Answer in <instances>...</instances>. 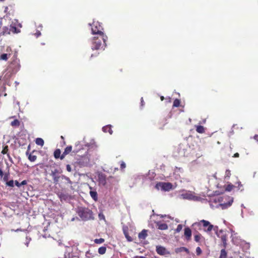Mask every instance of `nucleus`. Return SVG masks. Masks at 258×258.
<instances>
[{
    "mask_svg": "<svg viewBox=\"0 0 258 258\" xmlns=\"http://www.w3.org/2000/svg\"><path fill=\"white\" fill-rule=\"evenodd\" d=\"M202 252V251L200 247H197L196 248V253L198 255H200Z\"/></svg>",
    "mask_w": 258,
    "mask_h": 258,
    "instance_id": "nucleus-41",
    "label": "nucleus"
},
{
    "mask_svg": "<svg viewBox=\"0 0 258 258\" xmlns=\"http://www.w3.org/2000/svg\"><path fill=\"white\" fill-rule=\"evenodd\" d=\"M172 187L173 185L170 182H158L155 185V187L157 189L161 188L162 190L164 191H169L172 188Z\"/></svg>",
    "mask_w": 258,
    "mask_h": 258,
    "instance_id": "nucleus-6",
    "label": "nucleus"
},
{
    "mask_svg": "<svg viewBox=\"0 0 258 258\" xmlns=\"http://www.w3.org/2000/svg\"><path fill=\"white\" fill-rule=\"evenodd\" d=\"M27 182L26 180H23L21 183H20V186L21 185H26L27 184Z\"/></svg>",
    "mask_w": 258,
    "mask_h": 258,
    "instance_id": "nucleus-46",
    "label": "nucleus"
},
{
    "mask_svg": "<svg viewBox=\"0 0 258 258\" xmlns=\"http://www.w3.org/2000/svg\"><path fill=\"white\" fill-rule=\"evenodd\" d=\"M59 171L57 169H55L53 170H51L50 173V175L52 177V178L57 176L59 174Z\"/></svg>",
    "mask_w": 258,
    "mask_h": 258,
    "instance_id": "nucleus-22",
    "label": "nucleus"
},
{
    "mask_svg": "<svg viewBox=\"0 0 258 258\" xmlns=\"http://www.w3.org/2000/svg\"><path fill=\"white\" fill-rule=\"evenodd\" d=\"M156 252L157 253L161 255H164L165 254H169L170 252L167 250L165 247L158 245L156 246Z\"/></svg>",
    "mask_w": 258,
    "mask_h": 258,
    "instance_id": "nucleus-8",
    "label": "nucleus"
},
{
    "mask_svg": "<svg viewBox=\"0 0 258 258\" xmlns=\"http://www.w3.org/2000/svg\"><path fill=\"white\" fill-rule=\"evenodd\" d=\"M102 37V36H99V37H93L92 45L93 50H99L106 46V41L107 39H103Z\"/></svg>",
    "mask_w": 258,
    "mask_h": 258,
    "instance_id": "nucleus-3",
    "label": "nucleus"
},
{
    "mask_svg": "<svg viewBox=\"0 0 258 258\" xmlns=\"http://www.w3.org/2000/svg\"><path fill=\"white\" fill-rule=\"evenodd\" d=\"M141 105L142 106H143L144 105V100H143V98L142 97L141 98Z\"/></svg>",
    "mask_w": 258,
    "mask_h": 258,
    "instance_id": "nucleus-50",
    "label": "nucleus"
},
{
    "mask_svg": "<svg viewBox=\"0 0 258 258\" xmlns=\"http://www.w3.org/2000/svg\"><path fill=\"white\" fill-rule=\"evenodd\" d=\"M20 32V29L16 27L14 24H11L10 26H4L3 27L2 31L0 33V36L10 35L11 33H18Z\"/></svg>",
    "mask_w": 258,
    "mask_h": 258,
    "instance_id": "nucleus-4",
    "label": "nucleus"
},
{
    "mask_svg": "<svg viewBox=\"0 0 258 258\" xmlns=\"http://www.w3.org/2000/svg\"><path fill=\"white\" fill-rule=\"evenodd\" d=\"M9 173H5L4 174L3 176V180L4 181H6V182L8 181L9 179Z\"/></svg>",
    "mask_w": 258,
    "mask_h": 258,
    "instance_id": "nucleus-40",
    "label": "nucleus"
},
{
    "mask_svg": "<svg viewBox=\"0 0 258 258\" xmlns=\"http://www.w3.org/2000/svg\"><path fill=\"white\" fill-rule=\"evenodd\" d=\"M156 226L159 230H165L168 229V226L167 224L161 222V221L155 222Z\"/></svg>",
    "mask_w": 258,
    "mask_h": 258,
    "instance_id": "nucleus-9",
    "label": "nucleus"
},
{
    "mask_svg": "<svg viewBox=\"0 0 258 258\" xmlns=\"http://www.w3.org/2000/svg\"><path fill=\"white\" fill-rule=\"evenodd\" d=\"M61 139H63V136H61Z\"/></svg>",
    "mask_w": 258,
    "mask_h": 258,
    "instance_id": "nucleus-56",
    "label": "nucleus"
},
{
    "mask_svg": "<svg viewBox=\"0 0 258 258\" xmlns=\"http://www.w3.org/2000/svg\"><path fill=\"white\" fill-rule=\"evenodd\" d=\"M19 26H20V27H22V25L21 24H19Z\"/></svg>",
    "mask_w": 258,
    "mask_h": 258,
    "instance_id": "nucleus-55",
    "label": "nucleus"
},
{
    "mask_svg": "<svg viewBox=\"0 0 258 258\" xmlns=\"http://www.w3.org/2000/svg\"><path fill=\"white\" fill-rule=\"evenodd\" d=\"M106 251V247L105 246H101L98 249V253L100 254H104Z\"/></svg>",
    "mask_w": 258,
    "mask_h": 258,
    "instance_id": "nucleus-23",
    "label": "nucleus"
},
{
    "mask_svg": "<svg viewBox=\"0 0 258 258\" xmlns=\"http://www.w3.org/2000/svg\"><path fill=\"white\" fill-rule=\"evenodd\" d=\"M4 173L1 168H0V180H1L3 177Z\"/></svg>",
    "mask_w": 258,
    "mask_h": 258,
    "instance_id": "nucleus-43",
    "label": "nucleus"
},
{
    "mask_svg": "<svg viewBox=\"0 0 258 258\" xmlns=\"http://www.w3.org/2000/svg\"><path fill=\"white\" fill-rule=\"evenodd\" d=\"M239 154L238 153H236L234 154V155L233 156V157H235V158H237V157H239Z\"/></svg>",
    "mask_w": 258,
    "mask_h": 258,
    "instance_id": "nucleus-48",
    "label": "nucleus"
},
{
    "mask_svg": "<svg viewBox=\"0 0 258 258\" xmlns=\"http://www.w3.org/2000/svg\"><path fill=\"white\" fill-rule=\"evenodd\" d=\"M8 7H5V11H5V13H7V11H8Z\"/></svg>",
    "mask_w": 258,
    "mask_h": 258,
    "instance_id": "nucleus-52",
    "label": "nucleus"
},
{
    "mask_svg": "<svg viewBox=\"0 0 258 258\" xmlns=\"http://www.w3.org/2000/svg\"><path fill=\"white\" fill-rule=\"evenodd\" d=\"M182 225L181 224H179L177 225V228L175 230V232L176 233H178L182 230Z\"/></svg>",
    "mask_w": 258,
    "mask_h": 258,
    "instance_id": "nucleus-36",
    "label": "nucleus"
},
{
    "mask_svg": "<svg viewBox=\"0 0 258 258\" xmlns=\"http://www.w3.org/2000/svg\"><path fill=\"white\" fill-rule=\"evenodd\" d=\"M20 124V121L18 119H15L11 122V125L12 126H19Z\"/></svg>",
    "mask_w": 258,
    "mask_h": 258,
    "instance_id": "nucleus-25",
    "label": "nucleus"
},
{
    "mask_svg": "<svg viewBox=\"0 0 258 258\" xmlns=\"http://www.w3.org/2000/svg\"><path fill=\"white\" fill-rule=\"evenodd\" d=\"M177 150L180 156L187 157L190 154V148L186 145L180 144Z\"/></svg>",
    "mask_w": 258,
    "mask_h": 258,
    "instance_id": "nucleus-5",
    "label": "nucleus"
},
{
    "mask_svg": "<svg viewBox=\"0 0 258 258\" xmlns=\"http://www.w3.org/2000/svg\"><path fill=\"white\" fill-rule=\"evenodd\" d=\"M201 238L202 235L200 233H198L194 236L195 240L197 242H200Z\"/></svg>",
    "mask_w": 258,
    "mask_h": 258,
    "instance_id": "nucleus-30",
    "label": "nucleus"
},
{
    "mask_svg": "<svg viewBox=\"0 0 258 258\" xmlns=\"http://www.w3.org/2000/svg\"><path fill=\"white\" fill-rule=\"evenodd\" d=\"M235 186L232 184H228L225 187V190L227 191H231Z\"/></svg>",
    "mask_w": 258,
    "mask_h": 258,
    "instance_id": "nucleus-29",
    "label": "nucleus"
},
{
    "mask_svg": "<svg viewBox=\"0 0 258 258\" xmlns=\"http://www.w3.org/2000/svg\"><path fill=\"white\" fill-rule=\"evenodd\" d=\"M90 195L92 198L95 201H96L98 199V195L96 191L91 190L90 191Z\"/></svg>",
    "mask_w": 258,
    "mask_h": 258,
    "instance_id": "nucleus-20",
    "label": "nucleus"
},
{
    "mask_svg": "<svg viewBox=\"0 0 258 258\" xmlns=\"http://www.w3.org/2000/svg\"><path fill=\"white\" fill-rule=\"evenodd\" d=\"M74 153H77V151H73Z\"/></svg>",
    "mask_w": 258,
    "mask_h": 258,
    "instance_id": "nucleus-57",
    "label": "nucleus"
},
{
    "mask_svg": "<svg viewBox=\"0 0 258 258\" xmlns=\"http://www.w3.org/2000/svg\"><path fill=\"white\" fill-rule=\"evenodd\" d=\"M183 251L186 252L187 253H189V250L185 247H180L177 248L175 249V252L176 253L180 252H182Z\"/></svg>",
    "mask_w": 258,
    "mask_h": 258,
    "instance_id": "nucleus-18",
    "label": "nucleus"
},
{
    "mask_svg": "<svg viewBox=\"0 0 258 258\" xmlns=\"http://www.w3.org/2000/svg\"><path fill=\"white\" fill-rule=\"evenodd\" d=\"M102 130L105 133H109L110 135H111L113 133V131L111 129V125H108L103 127Z\"/></svg>",
    "mask_w": 258,
    "mask_h": 258,
    "instance_id": "nucleus-15",
    "label": "nucleus"
},
{
    "mask_svg": "<svg viewBox=\"0 0 258 258\" xmlns=\"http://www.w3.org/2000/svg\"><path fill=\"white\" fill-rule=\"evenodd\" d=\"M8 152H9L8 146H7V145L3 147V150L2 151V154H7V157L10 160L11 159V156L10 155V154Z\"/></svg>",
    "mask_w": 258,
    "mask_h": 258,
    "instance_id": "nucleus-14",
    "label": "nucleus"
},
{
    "mask_svg": "<svg viewBox=\"0 0 258 258\" xmlns=\"http://www.w3.org/2000/svg\"><path fill=\"white\" fill-rule=\"evenodd\" d=\"M184 236L187 240H189L191 236V231L189 227H185L184 228Z\"/></svg>",
    "mask_w": 258,
    "mask_h": 258,
    "instance_id": "nucleus-11",
    "label": "nucleus"
},
{
    "mask_svg": "<svg viewBox=\"0 0 258 258\" xmlns=\"http://www.w3.org/2000/svg\"><path fill=\"white\" fill-rule=\"evenodd\" d=\"M200 223L203 224V226L204 228L207 227V229L205 230V231H206L207 232H211L214 228V226L207 220H202L199 222V224Z\"/></svg>",
    "mask_w": 258,
    "mask_h": 258,
    "instance_id": "nucleus-7",
    "label": "nucleus"
},
{
    "mask_svg": "<svg viewBox=\"0 0 258 258\" xmlns=\"http://www.w3.org/2000/svg\"><path fill=\"white\" fill-rule=\"evenodd\" d=\"M180 100L178 99H175L173 101V106L177 107L180 106Z\"/></svg>",
    "mask_w": 258,
    "mask_h": 258,
    "instance_id": "nucleus-28",
    "label": "nucleus"
},
{
    "mask_svg": "<svg viewBox=\"0 0 258 258\" xmlns=\"http://www.w3.org/2000/svg\"><path fill=\"white\" fill-rule=\"evenodd\" d=\"M219 258H227V252L225 249H222L221 250L220 255Z\"/></svg>",
    "mask_w": 258,
    "mask_h": 258,
    "instance_id": "nucleus-27",
    "label": "nucleus"
},
{
    "mask_svg": "<svg viewBox=\"0 0 258 258\" xmlns=\"http://www.w3.org/2000/svg\"><path fill=\"white\" fill-rule=\"evenodd\" d=\"M72 151V146H67L65 148L64 151H63V152L62 153V154L61 155V160H63L65 158L66 156L67 155L69 154V153H70Z\"/></svg>",
    "mask_w": 258,
    "mask_h": 258,
    "instance_id": "nucleus-10",
    "label": "nucleus"
},
{
    "mask_svg": "<svg viewBox=\"0 0 258 258\" xmlns=\"http://www.w3.org/2000/svg\"><path fill=\"white\" fill-rule=\"evenodd\" d=\"M59 177H60V176L57 175V176H55L53 178V183L54 184H57L58 183Z\"/></svg>",
    "mask_w": 258,
    "mask_h": 258,
    "instance_id": "nucleus-38",
    "label": "nucleus"
},
{
    "mask_svg": "<svg viewBox=\"0 0 258 258\" xmlns=\"http://www.w3.org/2000/svg\"><path fill=\"white\" fill-rule=\"evenodd\" d=\"M77 213L82 220L87 221L94 218L92 211L88 208L81 207L78 209Z\"/></svg>",
    "mask_w": 258,
    "mask_h": 258,
    "instance_id": "nucleus-2",
    "label": "nucleus"
},
{
    "mask_svg": "<svg viewBox=\"0 0 258 258\" xmlns=\"http://www.w3.org/2000/svg\"><path fill=\"white\" fill-rule=\"evenodd\" d=\"M4 20H6L5 19H1V20L0 21V27H1L3 24V21Z\"/></svg>",
    "mask_w": 258,
    "mask_h": 258,
    "instance_id": "nucleus-49",
    "label": "nucleus"
},
{
    "mask_svg": "<svg viewBox=\"0 0 258 258\" xmlns=\"http://www.w3.org/2000/svg\"><path fill=\"white\" fill-rule=\"evenodd\" d=\"M62 178L64 179L67 182V183H68L69 184H72V181H71V179H70V178H69L68 177H67L65 176H62Z\"/></svg>",
    "mask_w": 258,
    "mask_h": 258,
    "instance_id": "nucleus-39",
    "label": "nucleus"
},
{
    "mask_svg": "<svg viewBox=\"0 0 258 258\" xmlns=\"http://www.w3.org/2000/svg\"><path fill=\"white\" fill-rule=\"evenodd\" d=\"M14 181H13V180H11L10 181H8L6 182V185L10 187H14Z\"/></svg>",
    "mask_w": 258,
    "mask_h": 258,
    "instance_id": "nucleus-34",
    "label": "nucleus"
},
{
    "mask_svg": "<svg viewBox=\"0 0 258 258\" xmlns=\"http://www.w3.org/2000/svg\"><path fill=\"white\" fill-rule=\"evenodd\" d=\"M8 59V55L7 53H3L0 55V59L7 60Z\"/></svg>",
    "mask_w": 258,
    "mask_h": 258,
    "instance_id": "nucleus-31",
    "label": "nucleus"
},
{
    "mask_svg": "<svg viewBox=\"0 0 258 258\" xmlns=\"http://www.w3.org/2000/svg\"><path fill=\"white\" fill-rule=\"evenodd\" d=\"M148 231L146 229H143L140 233H139L138 237L140 239H145L147 235Z\"/></svg>",
    "mask_w": 258,
    "mask_h": 258,
    "instance_id": "nucleus-13",
    "label": "nucleus"
},
{
    "mask_svg": "<svg viewBox=\"0 0 258 258\" xmlns=\"http://www.w3.org/2000/svg\"><path fill=\"white\" fill-rule=\"evenodd\" d=\"M37 159V156L36 155H33L32 154H30L28 156V159L31 162H34Z\"/></svg>",
    "mask_w": 258,
    "mask_h": 258,
    "instance_id": "nucleus-26",
    "label": "nucleus"
},
{
    "mask_svg": "<svg viewBox=\"0 0 258 258\" xmlns=\"http://www.w3.org/2000/svg\"><path fill=\"white\" fill-rule=\"evenodd\" d=\"M232 202H233V200H231L230 201H229L228 203L223 204L222 205V206L224 208H227L228 207H229L231 205Z\"/></svg>",
    "mask_w": 258,
    "mask_h": 258,
    "instance_id": "nucleus-37",
    "label": "nucleus"
},
{
    "mask_svg": "<svg viewBox=\"0 0 258 258\" xmlns=\"http://www.w3.org/2000/svg\"><path fill=\"white\" fill-rule=\"evenodd\" d=\"M160 99L161 101H163L164 99V97L163 96H161Z\"/></svg>",
    "mask_w": 258,
    "mask_h": 258,
    "instance_id": "nucleus-53",
    "label": "nucleus"
},
{
    "mask_svg": "<svg viewBox=\"0 0 258 258\" xmlns=\"http://www.w3.org/2000/svg\"><path fill=\"white\" fill-rule=\"evenodd\" d=\"M35 143L37 145H39V146L42 147L44 145V142L42 138H36V139L35 140Z\"/></svg>",
    "mask_w": 258,
    "mask_h": 258,
    "instance_id": "nucleus-21",
    "label": "nucleus"
},
{
    "mask_svg": "<svg viewBox=\"0 0 258 258\" xmlns=\"http://www.w3.org/2000/svg\"><path fill=\"white\" fill-rule=\"evenodd\" d=\"M67 170L68 171V172H71L72 171V168H71V166L69 164H68L67 165Z\"/></svg>",
    "mask_w": 258,
    "mask_h": 258,
    "instance_id": "nucleus-44",
    "label": "nucleus"
},
{
    "mask_svg": "<svg viewBox=\"0 0 258 258\" xmlns=\"http://www.w3.org/2000/svg\"><path fill=\"white\" fill-rule=\"evenodd\" d=\"M91 26L92 34L102 36V39L104 40L107 39V36L103 32V27L99 22L94 21Z\"/></svg>",
    "mask_w": 258,
    "mask_h": 258,
    "instance_id": "nucleus-1",
    "label": "nucleus"
},
{
    "mask_svg": "<svg viewBox=\"0 0 258 258\" xmlns=\"http://www.w3.org/2000/svg\"><path fill=\"white\" fill-rule=\"evenodd\" d=\"M126 167V165L123 161H121L120 164V168L121 170L124 169Z\"/></svg>",
    "mask_w": 258,
    "mask_h": 258,
    "instance_id": "nucleus-42",
    "label": "nucleus"
},
{
    "mask_svg": "<svg viewBox=\"0 0 258 258\" xmlns=\"http://www.w3.org/2000/svg\"><path fill=\"white\" fill-rule=\"evenodd\" d=\"M165 216H166V215H161L160 216V217H161V218H164V217H165Z\"/></svg>",
    "mask_w": 258,
    "mask_h": 258,
    "instance_id": "nucleus-54",
    "label": "nucleus"
},
{
    "mask_svg": "<svg viewBox=\"0 0 258 258\" xmlns=\"http://www.w3.org/2000/svg\"><path fill=\"white\" fill-rule=\"evenodd\" d=\"M221 240L224 245V246L226 244V241H227V236L226 235H223L221 236Z\"/></svg>",
    "mask_w": 258,
    "mask_h": 258,
    "instance_id": "nucleus-33",
    "label": "nucleus"
},
{
    "mask_svg": "<svg viewBox=\"0 0 258 258\" xmlns=\"http://www.w3.org/2000/svg\"><path fill=\"white\" fill-rule=\"evenodd\" d=\"M58 197L59 198L61 201L66 200L68 199V196L66 194H64L62 192H59L57 194Z\"/></svg>",
    "mask_w": 258,
    "mask_h": 258,
    "instance_id": "nucleus-19",
    "label": "nucleus"
},
{
    "mask_svg": "<svg viewBox=\"0 0 258 258\" xmlns=\"http://www.w3.org/2000/svg\"><path fill=\"white\" fill-rule=\"evenodd\" d=\"M254 139L258 142V135H255L254 136Z\"/></svg>",
    "mask_w": 258,
    "mask_h": 258,
    "instance_id": "nucleus-51",
    "label": "nucleus"
},
{
    "mask_svg": "<svg viewBox=\"0 0 258 258\" xmlns=\"http://www.w3.org/2000/svg\"><path fill=\"white\" fill-rule=\"evenodd\" d=\"M15 185L18 187H20V183H19L17 180L15 181Z\"/></svg>",
    "mask_w": 258,
    "mask_h": 258,
    "instance_id": "nucleus-47",
    "label": "nucleus"
},
{
    "mask_svg": "<svg viewBox=\"0 0 258 258\" xmlns=\"http://www.w3.org/2000/svg\"><path fill=\"white\" fill-rule=\"evenodd\" d=\"M196 131L200 134H203L205 132V129L202 125H196Z\"/></svg>",
    "mask_w": 258,
    "mask_h": 258,
    "instance_id": "nucleus-17",
    "label": "nucleus"
},
{
    "mask_svg": "<svg viewBox=\"0 0 258 258\" xmlns=\"http://www.w3.org/2000/svg\"><path fill=\"white\" fill-rule=\"evenodd\" d=\"M105 240L104 239L102 238H99V239H95L94 240V242L96 244H101V243H102L104 242Z\"/></svg>",
    "mask_w": 258,
    "mask_h": 258,
    "instance_id": "nucleus-32",
    "label": "nucleus"
},
{
    "mask_svg": "<svg viewBox=\"0 0 258 258\" xmlns=\"http://www.w3.org/2000/svg\"><path fill=\"white\" fill-rule=\"evenodd\" d=\"M41 32L39 31H37L34 35L37 38L39 37L41 35Z\"/></svg>",
    "mask_w": 258,
    "mask_h": 258,
    "instance_id": "nucleus-45",
    "label": "nucleus"
},
{
    "mask_svg": "<svg viewBox=\"0 0 258 258\" xmlns=\"http://www.w3.org/2000/svg\"><path fill=\"white\" fill-rule=\"evenodd\" d=\"M54 157L55 159L60 158L61 159V151L59 149H56L53 153Z\"/></svg>",
    "mask_w": 258,
    "mask_h": 258,
    "instance_id": "nucleus-16",
    "label": "nucleus"
},
{
    "mask_svg": "<svg viewBox=\"0 0 258 258\" xmlns=\"http://www.w3.org/2000/svg\"><path fill=\"white\" fill-rule=\"evenodd\" d=\"M124 234L126 238L128 241H132L133 240V238L129 236L128 233L127 232L124 231Z\"/></svg>",
    "mask_w": 258,
    "mask_h": 258,
    "instance_id": "nucleus-35",
    "label": "nucleus"
},
{
    "mask_svg": "<svg viewBox=\"0 0 258 258\" xmlns=\"http://www.w3.org/2000/svg\"><path fill=\"white\" fill-rule=\"evenodd\" d=\"M95 256V253L91 251L90 250L87 251L86 253V256L87 258H93Z\"/></svg>",
    "mask_w": 258,
    "mask_h": 258,
    "instance_id": "nucleus-24",
    "label": "nucleus"
},
{
    "mask_svg": "<svg viewBox=\"0 0 258 258\" xmlns=\"http://www.w3.org/2000/svg\"><path fill=\"white\" fill-rule=\"evenodd\" d=\"M99 182L103 185H105L106 183V176L104 174H99L98 176Z\"/></svg>",
    "mask_w": 258,
    "mask_h": 258,
    "instance_id": "nucleus-12",
    "label": "nucleus"
}]
</instances>
